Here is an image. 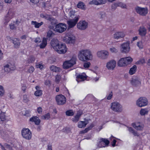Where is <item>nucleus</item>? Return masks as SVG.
<instances>
[{
	"label": "nucleus",
	"instance_id": "obj_1",
	"mask_svg": "<svg viewBox=\"0 0 150 150\" xmlns=\"http://www.w3.org/2000/svg\"><path fill=\"white\" fill-rule=\"evenodd\" d=\"M78 56L80 60L86 62L92 60L93 55L91 51L89 50L83 49L79 51Z\"/></svg>",
	"mask_w": 150,
	"mask_h": 150
},
{
	"label": "nucleus",
	"instance_id": "obj_2",
	"mask_svg": "<svg viewBox=\"0 0 150 150\" xmlns=\"http://www.w3.org/2000/svg\"><path fill=\"white\" fill-rule=\"evenodd\" d=\"M132 61V59L130 57L122 58L118 62L117 64L120 67L124 66L131 63Z\"/></svg>",
	"mask_w": 150,
	"mask_h": 150
},
{
	"label": "nucleus",
	"instance_id": "obj_3",
	"mask_svg": "<svg viewBox=\"0 0 150 150\" xmlns=\"http://www.w3.org/2000/svg\"><path fill=\"white\" fill-rule=\"evenodd\" d=\"M76 58L72 57L70 60L65 61L63 65V68L67 69L76 64Z\"/></svg>",
	"mask_w": 150,
	"mask_h": 150
},
{
	"label": "nucleus",
	"instance_id": "obj_4",
	"mask_svg": "<svg viewBox=\"0 0 150 150\" xmlns=\"http://www.w3.org/2000/svg\"><path fill=\"white\" fill-rule=\"evenodd\" d=\"M67 28L66 25L65 23H59L56 25L54 31L59 33H62Z\"/></svg>",
	"mask_w": 150,
	"mask_h": 150
},
{
	"label": "nucleus",
	"instance_id": "obj_5",
	"mask_svg": "<svg viewBox=\"0 0 150 150\" xmlns=\"http://www.w3.org/2000/svg\"><path fill=\"white\" fill-rule=\"evenodd\" d=\"M23 137L26 139L30 140L32 136L31 132L28 128L23 129L22 131Z\"/></svg>",
	"mask_w": 150,
	"mask_h": 150
},
{
	"label": "nucleus",
	"instance_id": "obj_6",
	"mask_svg": "<svg viewBox=\"0 0 150 150\" xmlns=\"http://www.w3.org/2000/svg\"><path fill=\"white\" fill-rule=\"evenodd\" d=\"M111 108L114 111L120 112L122 111V106L118 103L114 102L111 104Z\"/></svg>",
	"mask_w": 150,
	"mask_h": 150
},
{
	"label": "nucleus",
	"instance_id": "obj_7",
	"mask_svg": "<svg viewBox=\"0 0 150 150\" xmlns=\"http://www.w3.org/2000/svg\"><path fill=\"white\" fill-rule=\"evenodd\" d=\"M97 56L100 58L102 59H105L108 58L109 54L106 50H102L97 52Z\"/></svg>",
	"mask_w": 150,
	"mask_h": 150
},
{
	"label": "nucleus",
	"instance_id": "obj_8",
	"mask_svg": "<svg viewBox=\"0 0 150 150\" xmlns=\"http://www.w3.org/2000/svg\"><path fill=\"white\" fill-rule=\"evenodd\" d=\"M135 10L137 13L142 16H145L148 13V9L146 8H142L137 6Z\"/></svg>",
	"mask_w": 150,
	"mask_h": 150
},
{
	"label": "nucleus",
	"instance_id": "obj_9",
	"mask_svg": "<svg viewBox=\"0 0 150 150\" xmlns=\"http://www.w3.org/2000/svg\"><path fill=\"white\" fill-rule=\"evenodd\" d=\"M63 40L67 43L74 44L75 42V38L72 35H69L64 37Z\"/></svg>",
	"mask_w": 150,
	"mask_h": 150
},
{
	"label": "nucleus",
	"instance_id": "obj_10",
	"mask_svg": "<svg viewBox=\"0 0 150 150\" xmlns=\"http://www.w3.org/2000/svg\"><path fill=\"white\" fill-rule=\"evenodd\" d=\"M56 100L58 105H62L65 104L66 101V97L62 94L57 95L56 97Z\"/></svg>",
	"mask_w": 150,
	"mask_h": 150
},
{
	"label": "nucleus",
	"instance_id": "obj_11",
	"mask_svg": "<svg viewBox=\"0 0 150 150\" xmlns=\"http://www.w3.org/2000/svg\"><path fill=\"white\" fill-rule=\"evenodd\" d=\"M147 104V100L146 98L144 97H140L137 101V105L140 107L146 106Z\"/></svg>",
	"mask_w": 150,
	"mask_h": 150
},
{
	"label": "nucleus",
	"instance_id": "obj_12",
	"mask_svg": "<svg viewBox=\"0 0 150 150\" xmlns=\"http://www.w3.org/2000/svg\"><path fill=\"white\" fill-rule=\"evenodd\" d=\"M129 43L128 42L124 43L121 45V50L122 52L127 53L130 50Z\"/></svg>",
	"mask_w": 150,
	"mask_h": 150
},
{
	"label": "nucleus",
	"instance_id": "obj_13",
	"mask_svg": "<svg viewBox=\"0 0 150 150\" xmlns=\"http://www.w3.org/2000/svg\"><path fill=\"white\" fill-rule=\"evenodd\" d=\"M79 19V16L76 17L73 19H70L67 21L68 27L71 28L74 27L77 23Z\"/></svg>",
	"mask_w": 150,
	"mask_h": 150
},
{
	"label": "nucleus",
	"instance_id": "obj_14",
	"mask_svg": "<svg viewBox=\"0 0 150 150\" xmlns=\"http://www.w3.org/2000/svg\"><path fill=\"white\" fill-rule=\"evenodd\" d=\"M50 45L55 50H58L59 47H60V44H59V42L57 39L54 38L51 40Z\"/></svg>",
	"mask_w": 150,
	"mask_h": 150
},
{
	"label": "nucleus",
	"instance_id": "obj_15",
	"mask_svg": "<svg viewBox=\"0 0 150 150\" xmlns=\"http://www.w3.org/2000/svg\"><path fill=\"white\" fill-rule=\"evenodd\" d=\"M77 28L81 30H85L88 28V23L85 21H80L77 24Z\"/></svg>",
	"mask_w": 150,
	"mask_h": 150
},
{
	"label": "nucleus",
	"instance_id": "obj_16",
	"mask_svg": "<svg viewBox=\"0 0 150 150\" xmlns=\"http://www.w3.org/2000/svg\"><path fill=\"white\" fill-rule=\"evenodd\" d=\"M116 62L114 60H111L106 64V67L108 70H113L116 67Z\"/></svg>",
	"mask_w": 150,
	"mask_h": 150
},
{
	"label": "nucleus",
	"instance_id": "obj_17",
	"mask_svg": "<svg viewBox=\"0 0 150 150\" xmlns=\"http://www.w3.org/2000/svg\"><path fill=\"white\" fill-rule=\"evenodd\" d=\"M57 50H55L60 54H64L67 51V48L64 44H60Z\"/></svg>",
	"mask_w": 150,
	"mask_h": 150
},
{
	"label": "nucleus",
	"instance_id": "obj_18",
	"mask_svg": "<svg viewBox=\"0 0 150 150\" xmlns=\"http://www.w3.org/2000/svg\"><path fill=\"white\" fill-rule=\"evenodd\" d=\"M106 2V0H99L98 1L93 0L89 2V4L99 5L105 4Z\"/></svg>",
	"mask_w": 150,
	"mask_h": 150
},
{
	"label": "nucleus",
	"instance_id": "obj_19",
	"mask_svg": "<svg viewBox=\"0 0 150 150\" xmlns=\"http://www.w3.org/2000/svg\"><path fill=\"white\" fill-rule=\"evenodd\" d=\"M14 15V13L12 10H9L5 19L6 22L7 23L8 22L10 19L13 18Z\"/></svg>",
	"mask_w": 150,
	"mask_h": 150
},
{
	"label": "nucleus",
	"instance_id": "obj_20",
	"mask_svg": "<svg viewBox=\"0 0 150 150\" xmlns=\"http://www.w3.org/2000/svg\"><path fill=\"white\" fill-rule=\"evenodd\" d=\"M110 141H99L97 144V146L99 148L105 147L108 146Z\"/></svg>",
	"mask_w": 150,
	"mask_h": 150
},
{
	"label": "nucleus",
	"instance_id": "obj_21",
	"mask_svg": "<svg viewBox=\"0 0 150 150\" xmlns=\"http://www.w3.org/2000/svg\"><path fill=\"white\" fill-rule=\"evenodd\" d=\"M125 34L123 32H118L115 33L114 35V38L115 39H118L119 38H124Z\"/></svg>",
	"mask_w": 150,
	"mask_h": 150
},
{
	"label": "nucleus",
	"instance_id": "obj_22",
	"mask_svg": "<svg viewBox=\"0 0 150 150\" xmlns=\"http://www.w3.org/2000/svg\"><path fill=\"white\" fill-rule=\"evenodd\" d=\"M29 120L30 122H34L37 125H39L40 122V120L37 116H34L30 118Z\"/></svg>",
	"mask_w": 150,
	"mask_h": 150
},
{
	"label": "nucleus",
	"instance_id": "obj_23",
	"mask_svg": "<svg viewBox=\"0 0 150 150\" xmlns=\"http://www.w3.org/2000/svg\"><path fill=\"white\" fill-rule=\"evenodd\" d=\"M12 42L14 44V47L16 48L19 47L21 42L19 39L17 38H14L13 40H12Z\"/></svg>",
	"mask_w": 150,
	"mask_h": 150
},
{
	"label": "nucleus",
	"instance_id": "obj_24",
	"mask_svg": "<svg viewBox=\"0 0 150 150\" xmlns=\"http://www.w3.org/2000/svg\"><path fill=\"white\" fill-rule=\"evenodd\" d=\"M139 33L142 36H144L146 33V30L143 26H141L139 30Z\"/></svg>",
	"mask_w": 150,
	"mask_h": 150
},
{
	"label": "nucleus",
	"instance_id": "obj_25",
	"mask_svg": "<svg viewBox=\"0 0 150 150\" xmlns=\"http://www.w3.org/2000/svg\"><path fill=\"white\" fill-rule=\"evenodd\" d=\"M88 123V121L87 120L85 121H80L78 123V127L80 128L84 127Z\"/></svg>",
	"mask_w": 150,
	"mask_h": 150
},
{
	"label": "nucleus",
	"instance_id": "obj_26",
	"mask_svg": "<svg viewBox=\"0 0 150 150\" xmlns=\"http://www.w3.org/2000/svg\"><path fill=\"white\" fill-rule=\"evenodd\" d=\"M77 7L82 10H85L86 9V6L84 4L82 1H80L77 5Z\"/></svg>",
	"mask_w": 150,
	"mask_h": 150
},
{
	"label": "nucleus",
	"instance_id": "obj_27",
	"mask_svg": "<svg viewBox=\"0 0 150 150\" xmlns=\"http://www.w3.org/2000/svg\"><path fill=\"white\" fill-rule=\"evenodd\" d=\"M43 24V22H41L40 23H39L36 21H31V24L34 25V27L36 28H39Z\"/></svg>",
	"mask_w": 150,
	"mask_h": 150
},
{
	"label": "nucleus",
	"instance_id": "obj_28",
	"mask_svg": "<svg viewBox=\"0 0 150 150\" xmlns=\"http://www.w3.org/2000/svg\"><path fill=\"white\" fill-rule=\"evenodd\" d=\"M48 20L49 21L52 25H54L57 23V20L50 15Z\"/></svg>",
	"mask_w": 150,
	"mask_h": 150
},
{
	"label": "nucleus",
	"instance_id": "obj_29",
	"mask_svg": "<svg viewBox=\"0 0 150 150\" xmlns=\"http://www.w3.org/2000/svg\"><path fill=\"white\" fill-rule=\"evenodd\" d=\"M47 43V39L44 38L42 42L39 45L40 48L42 49L44 48L46 46Z\"/></svg>",
	"mask_w": 150,
	"mask_h": 150
},
{
	"label": "nucleus",
	"instance_id": "obj_30",
	"mask_svg": "<svg viewBox=\"0 0 150 150\" xmlns=\"http://www.w3.org/2000/svg\"><path fill=\"white\" fill-rule=\"evenodd\" d=\"M94 126V125L92 123L91 125L88 127L86 128L85 129L81 131L80 132V133L81 134H84L86 133L88 131L91 129L92 128H93Z\"/></svg>",
	"mask_w": 150,
	"mask_h": 150
},
{
	"label": "nucleus",
	"instance_id": "obj_31",
	"mask_svg": "<svg viewBox=\"0 0 150 150\" xmlns=\"http://www.w3.org/2000/svg\"><path fill=\"white\" fill-rule=\"evenodd\" d=\"M132 84L134 86H137L140 85V82L138 79L133 78L131 81Z\"/></svg>",
	"mask_w": 150,
	"mask_h": 150
},
{
	"label": "nucleus",
	"instance_id": "obj_32",
	"mask_svg": "<svg viewBox=\"0 0 150 150\" xmlns=\"http://www.w3.org/2000/svg\"><path fill=\"white\" fill-rule=\"evenodd\" d=\"M77 81L78 82L81 81H84L86 79V77L83 75H79L77 76Z\"/></svg>",
	"mask_w": 150,
	"mask_h": 150
},
{
	"label": "nucleus",
	"instance_id": "obj_33",
	"mask_svg": "<svg viewBox=\"0 0 150 150\" xmlns=\"http://www.w3.org/2000/svg\"><path fill=\"white\" fill-rule=\"evenodd\" d=\"M50 70L55 72H58L60 71V68L59 67H58L56 66L52 65L50 67Z\"/></svg>",
	"mask_w": 150,
	"mask_h": 150
},
{
	"label": "nucleus",
	"instance_id": "obj_34",
	"mask_svg": "<svg viewBox=\"0 0 150 150\" xmlns=\"http://www.w3.org/2000/svg\"><path fill=\"white\" fill-rule=\"evenodd\" d=\"M137 70V66L135 65H134L131 68L129 71V73L130 75H132L135 73L136 71Z\"/></svg>",
	"mask_w": 150,
	"mask_h": 150
},
{
	"label": "nucleus",
	"instance_id": "obj_35",
	"mask_svg": "<svg viewBox=\"0 0 150 150\" xmlns=\"http://www.w3.org/2000/svg\"><path fill=\"white\" fill-rule=\"evenodd\" d=\"M128 130L130 133L132 134L134 136H139V135L137 133V132L134 130L132 127H129L128 128Z\"/></svg>",
	"mask_w": 150,
	"mask_h": 150
},
{
	"label": "nucleus",
	"instance_id": "obj_36",
	"mask_svg": "<svg viewBox=\"0 0 150 150\" xmlns=\"http://www.w3.org/2000/svg\"><path fill=\"white\" fill-rule=\"evenodd\" d=\"M148 110L147 109H142L140 111V114L142 115H144L147 114L148 112Z\"/></svg>",
	"mask_w": 150,
	"mask_h": 150
},
{
	"label": "nucleus",
	"instance_id": "obj_37",
	"mask_svg": "<svg viewBox=\"0 0 150 150\" xmlns=\"http://www.w3.org/2000/svg\"><path fill=\"white\" fill-rule=\"evenodd\" d=\"M10 67V64H7L4 66V70L6 72H9L11 71Z\"/></svg>",
	"mask_w": 150,
	"mask_h": 150
},
{
	"label": "nucleus",
	"instance_id": "obj_38",
	"mask_svg": "<svg viewBox=\"0 0 150 150\" xmlns=\"http://www.w3.org/2000/svg\"><path fill=\"white\" fill-rule=\"evenodd\" d=\"M54 35V33L51 30H49L47 33V38H50Z\"/></svg>",
	"mask_w": 150,
	"mask_h": 150
},
{
	"label": "nucleus",
	"instance_id": "obj_39",
	"mask_svg": "<svg viewBox=\"0 0 150 150\" xmlns=\"http://www.w3.org/2000/svg\"><path fill=\"white\" fill-rule=\"evenodd\" d=\"M66 115L68 116H71L74 114V112L72 110H68L66 112Z\"/></svg>",
	"mask_w": 150,
	"mask_h": 150
},
{
	"label": "nucleus",
	"instance_id": "obj_40",
	"mask_svg": "<svg viewBox=\"0 0 150 150\" xmlns=\"http://www.w3.org/2000/svg\"><path fill=\"white\" fill-rule=\"evenodd\" d=\"M0 119L2 121H4L6 120V116L5 115L4 113L2 112L0 114Z\"/></svg>",
	"mask_w": 150,
	"mask_h": 150
},
{
	"label": "nucleus",
	"instance_id": "obj_41",
	"mask_svg": "<svg viewBox=\"0 0 150 150\" xmlns=\"http://www.w3.org/2000/svg\"><path fill=\"white\" fill-rule=\"evenodd\" d=\"M50 118V114L49 113H47L45 115L42 116L41 119L44 120H47L49 119Z\"/></svg>",
	"mask_w": 150,
	"mask_h": 150
},
{
	"label": "nucleus",
	"instance_id": "obj_42",
	"mask_svg": "<svg viewBox=\"0 0 150 150\" xmlns=\"http://www.w3.org/2000/svg\"><path fill=\"white\" fill-rule=\"evenodd\" d=\"M35 58L33 56H31L27 60V62L28 63H33L35 61Z\"/></svg>",
	"mask_w": 150,
	"mask_h": 150
},
{
	"label": "nucleus",
	"instance_id": "obj_43",
	"mask_svg": "<svg viewBox=\"0 0 150 150\" xmlns=\"http://www.w3.org/2000/svg\"><path fill=\"white\" fill-rule=\"evenodd\" d=\"M5 93V91L3 87L0 85V96H4Z\"/></svg>",
	"mask_w": 150,
	"mask_h": 150
},
{
	"label": "nucleus",
	"instance_id": "obj_44",
	"mask_svg": "<svg viewBox=\"0 0 150 150\" xmlns=\"http://www.w3.org/2000/svg\"><path fill=\"white\" fill-rule=\"evenodd\" d=\"M34 94L36 96H40L42 94V91L41 90L36 91L35 92Z\"/></svg>",
	"mask_w": 150,
	"mask_h": 150
},
{
	"label": "nucleus",
	"instance_id": "obj_45",
	"mask_svg": "<svg viewBox=\"0 0 150 150\" xmlns=\"http://www.w3.org/2000/svg\"><path fill=\"white\" fill-rule=\"evenodd\" d=\"M23 101L24 102L27 103L30 100L28 98V97H27V95H24L23 96Z\"/></svg>",
	"mask_w": 150,
	"mask_h": 150
},
{
	"label": "nucleus",
	"instance_id": "obj_46",
	"mask_svg": "<svg viewBox=\"0 0 150 150\" xmlns=\"http://www.w3.org/2000/svg\"><path fill=\"white\" fill-rule=\"evenodd\" d=\"M50 15L45 14H44L43 13H41L40 14V16L42 18H44L45 19L48 20Z\"/></svg>",
	"mask_w": 150,
	"mask_h": 150
},
{
	"label": "nucleus",
	"instance_id": "obj_47",
	"mask_svg": "<svg viewBox=\"0 0 150 150\" xmlns=\"http://www.w3.org/2000/svg\"><path fill=\"white\" fill-rule=\"evenodd\" d=\"M117 3L118 6H120L123 8H126V6L125 4L121 2H117Z\"/></svg>",
	"mask_w": 150,
	"mask_h": 150
},
{
	"label": "nucleus",
	"instance_id": "obj_48",
	"mask_svg": "<svg viewBox=\"0 0 150 150\" xmlns=\"http://www.w3.org/2000/svg\"><path fill=\"white\" fill-rule=\"evenodd\" d=\"M79 117L76 115L74 118L72 119V120L74 122H76L79 121Z\"/></svg>",
	"mask_w": 150,
	"mask_h": 150
},
{
	"label": "nucleus",
	"instance_id": "obj_49",
	"mask_svg": "<svg viewBox=\"0 0 150 150\" xmlns=\"http://www.w3.org/2000/svg\"><path fill=\"white\" fill-rule=\"evenodd\" d=\"M61 78V76L60 75H57L56 76V78H55L56 82L57 83H59L60 81Z\"/></svg>",
	"mask_w": 150,
	"mask_h": 150
},
{
	"label": "nucleus",
	"instance_id": "obj_50",
	"mask_svg": "<svg viewBox=\"0 0 150 150\" xmlns=\"http://www.w3.org/2000/svg\"><path fill=\"white\" fill-rule=\"evenodd\" d=\"M91 65V63L89 62H87L84 63L83 67L86 68H88Z\"/></svg>",
	"mask_w": 150,
	"mask_h": 150
},
{
	"label": "nucleus",
	"instance_id": "obj_51",
	"mask_svg": "<svg viewBox=\"0 0 150 150\" xmlns=\"http://www.w3.org/2000/svg\"><path fill=\"white\" fill-rule=\"evenodd\" d=\"M137 45L140 49H142L143 47V43L142 42H138Z\"/></svg>",
	"mask_w": 150,
	"mask_h": 150
},
{
	"label": "nucleus",
	"instance_id": "obj_52",
	"mask_svg": "<svg viewBox=\"0 0 150 150\" xmlns=\"http://www.w3.org/2000/svg\"><path fill=\"white\" fill-rule=\"evenodd\" d=\"M82 114L83 112L79 110L77 111L76 115L80 118V117L81 115Z\"/></svg>",
	"mask_w": 150,
	"mask_h": 150
},
{
	"label": "nucleus",
	"instance_id": "obj_53",
	"mask_svg": "<svg viewBox=\"0 0 150 150\" xmlns=\"http://www.w3.org/2000/svg\"><path fill=\"white\" fill-rule=\"evenodd\" d=\"M110 51L113 53H116L117 52V50L115 47H113L110 48Z\"/></svg>",
	"mask_w": 150,
	"mask_h": 150
},
{
	"label": "nucleus",
	"instance_id": "obj_54",
	"mask_svg": "<svg viewBox=\"0 0 150 150\" xmlns=\"http://www.w3.org/2000/svg\"><path fill=\"white\" fill-rule=\"evenodd\" d=\"M45 85L47 86H49L50 85V82L49 80H45L44 82Z\"/></svg>",
	"mask_w": 150,
	"mask_h": 150
},
{
	"label": "nucleus",
	"instance_id": "obj_55",
	"mask_svg": "<svg viewBox=\"0 0 150 150\" xmlns=\"http://www.w3.org/2000/svg\"><path fill=\"white\" fill-rule=\"evenodd\" d=\"M99 15L100 16L101 18H103L105 16V13L103 11L100 12Z\"/></svg>",
	"mask_w": 150,
	"mask_h": 150
},
{
	"label": "nucleus",
	"instance_id": "obj_56",
	"mask_svg": "<svg viewBox=\"0 0 150 150\" xmlns=\"http://www.w3.org/2000/svg\"><path fill=\"white\" fill-rule=\"evenodd\" d=\"M143 127H144L142 125H140L139 126V127H137L135 128H134L137 130H142V129H143Z\"/></svg>",
	"mask_w": 150,
	"mask_h": 150
},
{
	"label": "nucleus",
	"instance_id": "obj_57",
	"mask_svg": "<svg viewBox=\"0 0 150 150\" xmlns=\"http://www.w3.org/2000/svg\"><path fill=\"white\" fill-rule=\"evenodd\" d=\"M117 6H118L117 3H115L112 5V8L115 10Z\"/></svg>",
	"mask_w": 150,
	"mask_h": 150
},
{
	"label": "nucleus",
	"instance_id": "obj_58",
	"mask_svg": "<svg viewBox=\"0 0 150 150\" xmlns=\"http://www.w3.org/2000/svg\"><path fill=\"white\" fill-rule=\"evenodd\" d=\"M34 70V68L33 67H30L29 69L28 72L30 73H32L33 72Z\"/></svg>",
	"mask_w": 150,
	"mask_h": 150
},
{
	"label": "nucleus",
	"instance_id": "obj_59",
	"mask_svg": "<svg viewBox=\"0 0 150 150\" xmlns=\"http://www.w3.org/2000/svg\"><path fill=\"white\" fill-rule=\"evenodd\" d=\"M132 126L134 128H135L137 127H139V126L140 125L139 124V123H133L132 125Z\"/></svg>",
	"mask_w": 150,
	"mask_h": 150
},
{
	"label": "nucleus",
	"instance_id": "obj_60",
	"mask_svg": "<svg viewBox=\"0 0 150 150\" xmlns=\"http://www.w3.org/2000/svg\"><path fill=\"white\" fill-rule=\"evenodd\" d=\"M30 1L35 4H37L39 1V0H30Z\"/></svg>",
	"mask_w": 150,
	"mask_h": 150
},
{
	"label": "nucleus",
	"instance_id": "obj_61",
	"mask_svg": "<svg viewBox=\"0 0 150 150\" xmlns=\"http://www.w3.org/2000/svg\"><path fill=\"white\" fill-rule=\"evenodd\" d=\"M41 42L40 39L39 38H36L35 40V42L36 43H39Z\"/></svg>",
	"mask_w": 150,
	"mask_h": 150
},
{
	"label": "nucleus",
	"instance_id": "obj_62",
	"mask_svg": "<svg viewBox=\"0 0 150 150\" xmlns=\"http://www.w3.org/2000/svg\"><path fill=\"white\" fill-rule=\"evenodd\" d=\"M10 69H11V71H13L15 69L16 67L14 65H12L11 64L10 65Z\"/></svg>",
	"mask_w": 150,
	"mask_h": 150
},
{
	"label": "nucleus",
	"instance_id": "obj_63",
	"mask_svg": "<svg viewBox=\"0 0 150 150\" xmlns=\"http://www.w3.org/2000/svg\"><path fill=\"white\" fill-rule=\"evenodd\" d=\"M37 111L38 113L40 114L42 111V109L41 107H39L38 108Z\"/></svg>",
	"mask_w": 150,
	"mask_h": 150
},
{
	"label": "nucleus",
	"instance_id": "obj_64",
	"mask_svg": "<svg viewBox=\"0 0 150 150\" xmlns=\"http://www.w3.org/2000/svg\"><path fill=\"white\" fill-rule=\"evenodd\" d=\"M47 150H52L51 145L49 144L47 145Z\"/></svg>",
	"mask_w": 150,
	"mask_h": 150
}]
</instances>
